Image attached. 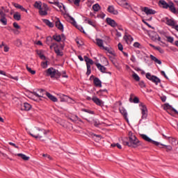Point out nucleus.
Instances as JSON below:
<instances>
[{
	"instance_id": "obj_1",
	"label": "nucleus",
	"mask_w": 178,
	"mask_h": 178,
	"mask_svg": "<svg viewBox=\"0 0 178 178\" xmlns=\"http://www.w3.org/2000/svg\"><path fill=\"white\" fill-rule=\"evenodd\" d=\"M129 136V141H127L128 138L125 137L123 139H122V143L124 145H127L128 147H130L131 148H137L140 144V140H138L137 137H136V135L133 134V132L129 131L128 134Z\"/></svg>"
},
{
	"instance_id": "obj_2",
	"label": "nucleus",
	"mask_w": 178,
	"mask_h": 178,
	"mask_svg": "<svg viewBox=\"0 0 178 178\" xmlns=\"http://www.w3.org/2000/svg\"><path fill=\"white\" fill-rule=\"evenodd\" d=\"M49 133V130H45L44 129H41L38 127H35L32 130V134L29 132L30 136L31 137H33L34 138H39L42 141H44V139L42 138V135L44 134H48Z\"/></svg>"
},
{
	"instance_id": "obj_3",
	"label": "nucleus",
	"mask_w": 178,
	"mask_h": 178,
	"mask_svg": "<svg viewBox=\"0 0 178 178\" xmlns=\"http://www.w3.org/2000/svg\"><path fill=\"white\" fill-rule=\"evenodd\" d=\"M140 137L143 138V140H145V141H147V143H151V144H154V145H156L158 147V145H162L163 147H165L166 148V152H169V151H172L173 149V147L170 145H165L163 144L159 143V142H156L155 140H152L149 137H148L145 134H140Z\"/></svg>"
},
{
	"instance_id": "obj_4",
	"label": "nucleus",
	"mask_w": 178,
	"mask_h": 178,
	"mask_svg": "<svg viewBox=\"0 0 178 178\" xmlns=\"http://www.w3.org/2000/svg\"><path fill=\"white\" fill-rule=\"evenodd\" d=\"M45 72H46V76H50L51 79H54V77H55V79H59V77L62 76V73H60L58 70H56L54 67H50L47 69L45 71Z\"/></svg>"
},
{
	"instance_id": "obj_5",
	"label": "nucleus",
	"mask_w": 178,
	"mask_h": 178,
	"mask_svg": "<svg viewBox=\"0 0 178 178\" xmlns=\"http://www.w3.org/2000/svg\"><path fill=\"white\" fill-rule=\"evenodd\" d=\"M146 78L150 81L155 83L156 86H158V83H161V80L156 76L151 75V73L148 72L146 74Z\"/></svg>"
},
{
	"instance_id": "obj_6",
	"label": "nucleus",
	"mask_w": 178,
	"mask_h": 178,
	"mask_svg": "<svg viewBox=\"0 0 178 178\" xmlns=\"http://www.w3.org/2000/svg\"><path fill=\"white\" fill-rule=\"evenodd\" d=\"M139 106L142 107V119H147V116H148V110L147 109V106L143 103H140Z\"/></svg>"
},
{
	"instance_id": "obj_7",
	"label": "nucleus",
	"mask_w": 178,
	"mask_h": 178,
	"mask_svg": "<svg viewBox=\"0 0 178 178\" xmlns=\"http://www.w3.org/2000/svg\"><path fill=\"white\" fill-rule=\"evenodd\" d=\"M40 16H47L48 15V6L43 3L42 8L39 10Z\"/></svg>"
},
{
	"instance_id": "obj_8",
	"label": "nucleus",
	"mask_w": 178,
	"mask_h": 178,
	"mask_svg": "<svg viewBox=\"0 0 178 178\" xmlns=\"http://www.w3.org/2000/svg\"><path fill=\"white\" fill-rule=\"evenodd\" d=\"M0 23H2L3 26L8 24V19H6V14L3 11H0Z\"/></svg>"
},
{
	"instance_id": "obj_9",
	"label": "nucleus",
	"mask_w": 178,
	"mask_h": 178,
	"mask_svg": "<svg viewBox=\"0 0 178 178\" xmlns=\"http://www.w3.org/2000/svg\"><path fill=\"white\" fill-rule=\"evenodd\" d=\"M38 91L39 93H37L35 90L30 91L31 94H33L35 95V97H37L38 98H42L44 97V91H45L44 89H38Z\"/></svg>"
},
{
	"instance_id": "obj_10",
	"label": "nucleus",
	"mask_w": 178,
	"mask_h": 178,
	"mask_svg": "<svg viewBox=\"0 0 178 178\" xmlns=\"http://www.w3.org/2000/svg\"><path fill=\"white\" fill-rule=\"evenodd\" d=\"M89 136L95 141L96 143H99L102 139V136L101 135L95 134L92 132L89 133Z\"/></svg>"
},
{
	"instance_id": "obj_11",
	"label": "nucleus",
	"mask_w": 178,
	"mask_h": 178,
	"mask_svg": "<svg viewBox=\"0 0 178 178\" xmlns=\"http://www.w3.org/2000/svg\"><path fill=\"white\" fill-rule=\"evenodd\" d=\"M70 20H71V23L72 24H73V26H74V27H76V29H78V30H79V31H81V33H83L84 34L86 33V32L84 31V29H83V27L81 26H79L77 25V23L76 22V21L74 20V18H73L72 16H69Z\"/></svg>"
},
{
	"instance_id": "obj_12",
	"label": "nucleus",
	"mask_w": 178,
	"mask_h": 178,
	"mask_svg": "<svg viewBox=\"0 0 178 178\" xmlns=\"http://www.w3.org/2000/svg\"><path fill=\"white\" fill-rule=\"evenodd\" d=\"M165 24L168 26H170V27H172V29H175V26H176V22L175 21V19L165 17Z\"/></svg>"
},
{
	"instance_id": "obj_13",
	"label": "nucleus",
	"mask_w": 178,
	"mask_h": 178,
	"mask_svg": "<svg viewBox=\"0 0 178 178\" xmlns=\"http://www.w3.org/2000/svg\"><path fill=\"white\" fill-rule=\"evenodd\" d=\"M60 125L63 126L64 129H67L68 131H72V130H73V125L70 122H65L63 124H60Z\"/></svg>"
},
{
	"instance_id": "obj_14",
	"label": "nucleus",
	"mask_w": 178,
	"mask_h": 178,
	"mask_svg": "<svg viewBox=\"0 0 178 178\" xmlns=\"http://www.w3.org/2000/svg\"><path fill=\"white\" fill-rule=\"evenodd\" d=\"M163 109L164 111H172V112H174L176 115H178V112L176 111V109L172 108V106L168 103L164 104Z\"/></svg>"
},
{
	"instance_id": "obj_15",
	"label": "nucleus",
	"mask_w": 178,
	"mask_h": 178,
	"mask_svg": "<svg viewBox=\"0 0 178 178\" xmlns=\"http://www.w3.org/2000/svg\"><path fill=\"white\" fill-rule=\"evenodd\" d=\"M143 12H145L146 15H155L156 13V10H154L148 7H145L143 8Z\"/></svg>"
},
{
	"instance_id": "obj_16",
	"label": "nucleus",
	"mask_w": 178,
	"mask_h": 178,
	"mask_svg": "<svg viewBox=\"0 0 178 178\" xmlns=\"http://www.w3.org/2000/svg\"><path fill=\"white\" fill-rule=\"evenodd\" d=\"M92 100L93 102H95V104H96V105H98L99 106H104V102H102V100L99 99L98 97H93Z\"/></svg>"
},
{
	"instance_id": "obj_17",
	"label": "nucleus",
	"mask_w": 178,
	"mask_h": 178,
	"mask_svg": "<svg viewBox=\"0 0 178 178\" xmlns=\"http://www.w3.org/2000/svg\"><path fill=\"white\" fill-rule=\"evenodd\" d=\"M168 8L172 13H174L175 15H178V10H177L176 7H175V3H173V2H170V6H168Z\"/></svg>"
},
{
	"instance_id": "obj_18",
	"label": "nucleus",
	"mask_w": 178,
	"mask_h": 178,
	"mask_svg": "<svg viewBox=\"0 0 178 178\" xmlns=\"http://www.w3.org/2000/svg\"><path fill=\"white\" fill-rule=\"evenodd\" d=\"M107 10L112 15H118L119 13L117 10H115V7H113V6H109Z\"/></svg>"
},
{
	"instance_id": "obj_19",
	"label": "nucleus",
	"mask_w": 178,
	"mask_h": 178,
	"mask_svg": "<svg viewBox=\"0 0 178 178\" xmlns=\"http://www.w3.org/2000/svg\"><path fill=\"white\" fill-rule=\"evenodd\" d=\"M106 22L108 24H109V26H111V27H116V26H118L116 22L109 17L106 18Z\"/></svg>"
},
{
	"instance_id": "obj_20",
	"label": "nucleus",
	"mask_w": 178,
	"mask_h": 178,
	"mask_svg": "<svg viewBox=\"0 0 178 178\" xmlns=\"http://www.w3.org/2000/svg\"><path fill=\"white\" fill-rule=\"evenodd\" d=\"M120 113H122L125 120H127V122L129 123V118H127V111H126V109L122 107L121 108H120Z\"/></svg>"
},
{
	"instance_id": "obj_21",
	"label": "nucleus",
	"mask_w": 178,
	"mask_h": 178,
	"mask_svg": "<svg viewBox=\"0 0 178 178\" xmlns=\"http://www.w3.org/2000/svg\"><path fill=\"white\" fill-rule=\"evenodd\" d=\"M55 26L58 30H60V31H63V24H62L59 19H57V21H56Z\"/></svg>"
},
{
	"instance_id": "obj_22",
	"label": "nucleus",
	"mask_w": 178,
	"mask_h": 178,
	"mask_svg": "<svg viewBox=\"0 0 178 178\" xmlns=\"http://www.w3.org/2000/svg\"><path fill=\"white\" fill-rule=\"evenodd\" d=\"M151 39L152 40V41L156 42V41H159L160 42H163L161 40V38L159 37V35H158V33H154L153 35L151 36Z\"/></svg>"
},
{
	"instance_id": "obj_23",
	"label": "nucleus",
	"mask_w": 178,
	"mask_h": 178,
	"mask_svg": "<svg viewBox=\"0 0 178 178\" xmlns=\"http://www.w3.org/2000/svg\"><path fill=\"white\" fill-rule=\"evenodd\" d=\"M84 60L86 62V66L88 67L90 65H94L92 59L88 58L87 56H84Z\"/></svg>"
},
{
	"instance_id": "obj_24",
	"label": "nucleus",
	"mask_w": 178,
	"mask_h": 178,
	"mask_svg": "<svg viewBox=\"0 0 178 178\" xmlns=\"http://www.w3.org/2000/svg\"><path fill=\"white\" fill-rule=\"evenodd\" d=\"M15 156H19V158H20L21 159H23V161H29L30 160V157L26 156L25 154H23L22 153L19 154H15Z\"/></svg>"
},
{
	"instance_id": "obj_25",
	"label": "nucleus",
	"mask_w": 178,
	"mask_h": 178,
	"mask_svg": "<svg viewBox=\"0 0 178 178\" xmlns=\"http://www.w3.org/2000/svg\"><path fill=\"white\" fill-rule=\"evenodd\" d=\"M96 66L97 69L102 72V73H106V67H105L104 65H102L99 63H96Z\"/></svg>"
},
{
	"instance_id": "obj_26",
	"label": "nucleus",
	"mask_w": 178,
	"mask_h": 178,
	"mask_svg": "<svg viewBox=\"0 0 178 178\" xmlns=\"http://www.w3.org/2000/svg\"><path fill=\"white\" fill-rule=\"evenodd\" d=\"M46 95H47V97L48 98H49L50 100L52 101L53 102H58V99H57L55 96L51 95V93L47 92H46Z\"/></svg>"
},
{
	"instance_id": "obj_27",
	"label": "nucleus",
	"mask_w": 178,
	"mask_h": 178,
	"mask_svg": "<svg viewBox=\"0 0 178 178\" xmlns=\"http://www.w3.org/2000/svg\"><path fill=\"white\" fill-rule=\"evenodd\" d=\"M94 84L96 87H102V82L97 77H95L93 80Z\"/></svg>"
},
{
	"instance_id": "obj_28",
	"label": "nucleus",
	"mask_w": 178,
	"mask_h": 178,
	"mask_svg": "<svg viewBox=\"0 0 178 178\" xmlns=\"http://www.w3.org/2000/svg\"><path fill=\"white\" fill-rule=\"evenodd\" d=\"M54 52L56 54L57 56H63V52L59 49V47L58 45L54 47Z\"/></svg>"
},
{
	"instance_id": "obj_29",
	"label": "nucleus",
	"mask_w": 178,
	"mask_h": 178,
	"mask_svg": "<svg viewBox=\"0 0 178 178\" xmlns=\"http://www.w3.org/2000/svg\"><path fill=\"white\" fill-rule=\"evenodd\" d=\"M96 44L99 48H103V49L105 48V47H104V40H102V39H96Z\"/></svg>"
},
{
	"instance_id": "obj_30",
	"label": "nucleus",
	"mask_w": 178,
	"mask_h": 178,
	"mask_svg": "<svg viewBox=\"0 0 178 178\" xmlns=\"http://www.w3.org/2000/svg\"><path fill=\"white\" fill-rule=\"evenodd\" d=\"M124 40L126 41L127 44H129V42H131L134 39L130 35H124Z\"/></svg>"
},
{
	"instance_id": "obj_31",
	"label": "nucleus",
	"mask_w": 178,
	"mask_h": 178,
	"mask_svg": "<svg viewBox=\"0 0 178 178\" xmlns=\"http://www.w3.org/2000/svg\"><path fill=\"white\" fill-rule=\"evenodd\" d=\"M159 3H160V5H162L163 8L164 9H168V8H169L170 3H167L166 1H165V0H160L159 1Z\"/></svg>"
},
{
	"instance_id": "obj_32",
	"label": "nucleus",
	"mask_w": 178,
	"mask_h": 178,
	"mask_svg": "<svg viewBox=\"0 0 178 178\" xmlns=\"http://www.w3.org/2000/svg\"><path fill=\"white\" fill-rule=\"evenodd\" d=\"M69 119H70V120H71L74 123H76V122H83V120H81V119H80L77 115H75L72 118H69Z\"/></svg>"
},
{
	"instance_id": "obj_33",
	"label": "nucleus",
	"mask_w": 178,
	"mask_h": 178,
	"mask_svg": "<svg viewBox=\"0 0 178 178\" xmlns=\"http://www.w3.org/2000/svg\"><path fill=\"white\" fill-rule=\"evenodd\" d=\"M150 59H152V60H154L155 63H158V65H162V61H161V60L158 59L153 55H150Z\"/></svg>"
},
{
	"instance_id": "obj_34",
	"label": "nucleus",
	"mask_w": 178,
	"mask_h": 178,
	"mask_svg": "<svg viewBox=\"0 0 178 178\" xmlns=\"http://www.w3.org/2000/svg\"><path fill=\"white\" fill-rule=\"evenodd\" d=\"M104 49H105V51H107V52L108 54H110L111 55H113V56H116V54L115 53V51L113 49H112L111 48L104 47Z\"/></svg>"
},
{
	"instance_id": "obj_35",
	"label": "nucleus",
	"mask_w": 178,
	"mask_h": 178,
	"mask_svg": "<svg viewBox=\"0 0 178 178\" xmlns=\"http://www.w3.org/2000/svg\"><path fill=\"white\" fill-rule=\"evenodd\" d=\"M42 22L44 24H46V26H48V27H50V28L54 27V23L49 22L48 19H43Z\"/></svg>"
},
{
	"instance_id": "obj_36",
	"label": "nucleus",
	"mask_w": 178,
	"mask_h": 178,
	"mask_svg": "<svg viewBox=\"0 0 178 178\" xmlns=\"http://www.w3.org/2000/svg\"><path fill=\"white\" fill-rule=\"evenodd\" d=\"M118 3L120 6H129V3L126 2V0H118Z\"/></svg>"
},
{
	"instance_id": "obj_37",
	"label": "nucleus",
	"mask_w": 178,
	"mask_h": 178,
	"mask_svg": "<svg viewBox=\"0 0 178 178\" xmlns=\"http://www.w3.org/2000/svg\"><path fill=\"white\" fill-rule=\"evenodd\" d=\"M31 109V105L29 103H24V106L22 108V111H30Z\"/></svg>"
},
{
	"instance_id": "obj_38",
	"label": "nucleus",
	"mask_w": 178,
	"mask_h": 178,
	"mask_svg": "<svg viewBox=\"0 0 178 178\" xmlns=\"http://www.w3.org/2000/svg\"><path fill=\"white\" fill-rule=\"evenodd\" d=\"M85 22H87V23L88 24H90V26H92V27H97V23H95V21H92L91 19H86Z\"/></svg>"
},
{
	"instance_id": "obj_39",
	"label": "nucleus",
	"mask_w": 178,
	"mask_h": 178,
	"mask_svg": "<svg viewBox=\"0 0 178 178\" xmlns=\"http://www.w3.org/2000/svg\"><path fill=\"white\" fill-rule=\"evenodd\" d=\"M53 40L57 42H60V41H62V38L60 37V35L55 34L53 35Z\"/></svg>"
},
{
	"instance_id": "obj_40",
	"label": "nucleus",
	"mask_w": 178,
	"mask_h": 178,
	"mask_svg": "<svg viewBox=\"0 0 178 178\" xmlns=\"http://www.w3.org/2000/svg\"><path fill=\"white\" fill-rule=\"evenodd\" d=\"M13 18L15 19V20H21L22 19V15L19 14V13H15L14 15H13Z\"/></svg>"
},
{
	"instance_id": "obj_41",
	"label": "nucleus",
	"mask_w": 178,
	"mask_h": 178,
	"mask_svg": "<svg viewBox=\"0 0 178 178\" xmlns=\"http://www.w3.org/2000/svg\"><path fill=\"white\" fill-rule=\"evenodd\" d=\"M92 9L94 12H98L101 9V6H99V4L96 3L92 6Z\"/></svg>"
},
{
	"instance_id": "obj_42",
	"label": "nucleus",
	"mask_w": 178,
	"mask_h": 178,
	"mask_svg": "<svg viewBox=\"0 0 178 178\" xmlns=\"http://www.w3.org/2000/svg\"><path fill=\"white\" fill-rule=\"evenodd\" d=\"M52 41H54V39L52 38V37L48 36L46 39V44H47V45H49L50 44H53Z\"/></svg>"
},
{
	"instance_id": "obj_43",
	"label": "nucleus",
	"mask_w": 178,
	"mask_h": 178,
	"mask_svg": "<svg viewBox=\"0 0 178 178\" xmlns=\"http://www.w3.org/2000/svg\"><path fill=\"white\" fill-rule=\"evenodd\" d=\"M97 94H99V95H106V94H108V90H100L97 92Z\"/></svg>"
},
{
	"instance_id": "obj_44",
	"label": "nucleus",
	"mask_w": 178,
	"mask_h": 178,
	"mask_svg": "<svg viewBox=\"0 0 178 178\" xmlns=\"http://www.w3.org/2000/svg\"><path fill=\"white\" fill-rule=\"evenodd\" d=\"M69 99H70V97H69L67 96H63V97H60L61 102H67V101H69Z\"/></svg>"
},
{
	"instance_id": "obj_45",
	"label": "nucleus",
	"mask_w": 178,
	"mask_h": 178,
	"mask_svg": "<svg viewBox=\"0 0 178 178\" xmlns=\"http://www.w3.org/2000/svg\"><path fill=\"white\" fill-rule=\"evenodd\" d=\"M27 71L31 73V74H35V70H31V67H29L28 65H26Z\"/></svg>"
},
{
	"instance_id": "obj_46",
	"label": "nucleus",
	"mask_w": 178,
	"mask_h": 178,
	"mask_svg": "<svg viewBox=\"0 0 178 178\" xmlns=\"http://www.w3.org/2000/svg\"><path fill=\"white\" fill-rule=\"evenodd\" d=\"M34 6H35V8H36L37 9H39V10L42 8V6H41V2H38V1H36V2L34 3Z\"/></svg>"
},
{
	"instance_id": "obj_47",
	"label": "nucleus",
	"mask_w": 178,
	"mask_h": 178,
	"mask_svg": "<svg viewBox=\"0 0 178 178\" xmlns=\"http://www.w3.org/2000/svg\"><path fill=\"white\" fill-rule=\"evenodd\" d=\"M134 74H132L133 79L136 80V81H140V76L136 72H133Z\"/></svg>"
},
{
	"instance_id": "obj_48",
	"label": "nucleus",
	"mask_w": 178,
	"mask_h": 178,
	"mask_svg": "<svg viewBox=\"0 0 178 178\" xmlns=\"http://www.w3.org/2000/svg\"><path fill=\"white\" fill-rule=\"evenodd\" d=\"M165 38H167L168 42H170L171 44H172L173 41H175V39H173L172 36H165Z\"/></svg>"
},
{
	"instance_id": "obj_49",
	"label": "nucleus",
	"mask_w": 178,
	"mask_h": 178,
	"mask_svg": "<svg viewBox=\"0 0 178 178\" xmlns=\"http://www.w3.org/2000/svg\"><path fill=\"white\" fill-rule=\"evenodd\" d=\"M86 74L90 76L91 74V65H88Z\"/></svg>"
},
{
	"instance_id": "obj_50",
	"label": "nucleus",
	"mask_w": 178,
	"mask_h": 178,
	"mask_svg": "<svg viewBox=\"0 0 178 178\" xmlns=\"http://www.w3.org/2000/svg\"><path fill=\"white\" fill-rule=\"evenodd\" d=\"M93 122H94V126H95V127H98L99 126L101 125V123L99 122V121L93 120Z\"/></svg>"
},
{
	"instance_id": "obj_51",
	"label": "nucleus",
	"mask_w": 178,
	"mask_h": 178,
	"mask_svg": "<svg viewBox=\"0 0 178 178\" xmlns=\"http://www.w3.org/2000/svg\"><path fill=\"white\" fill-rule=\"evenodd\" d=\"M13 27L15 29H17V30H20V26H19V24H17V22L13 23Z\"/></svg>"
},
{
	"instance_id": "obj_52",
	"label": "nucleus",
	"mask_w": 178,
	"mask_h": 178,
	"mask_svg": "<svg viewBox=\"0 0 178 178\" xmlns=\"http://www.w3.org/2000/svg\"><path fill=\"white\" fill-rule=\"evenodd\" d=\"M169 140H170V143H171V144H175L176 143V138H171V137H168Z\"/></svg>"
},
{
	"instance_id": "obj_53",
	"label": "nucleus",
	"mask_w": 178,
	"mask_h": 178,
	"mask_svg": "<svg viewBox=\"0 0 178 178\" xmlns=\"http://www.w3.org/2000/svg\"><path fill=\"white\" fill-rule=\"evenodd\" d=\"M16 45L17 47H22V40H20V39H17L16 40Z\"/></svg>"
},
{
	"instance_id": "obj_54",
	"label": "nucleus",
	"mask_w": 178,
	"mask_h": 178,
	"mask_svg": "<svg viewBox=\"0 0 178 178\" xmlns=\"http://www.w3.org/2000/svg\"><path fill=\"white\" fill-rule=\"evenodd\" d=\"M83 112H87L88 113H91L92 115H94V111L90 110H87L86 108L82 109Z\"/></svg>"
},
{
	"instance_id": "obj_55",
	"label": "nucleus",
	"mask_w": 178,
	"mask_h": 178,
	"mask_svg": "<svg viewBox=\"0 0 178 178\" xmlns=\"http://www.w3.org/2000/svg\"><path fill=\"white\" fill-rule=\"evenodd\" d=\"M155 49H156V51H159L160 52V54H163V52H164L163 49H161V47H155Z\"/></svg>"
},
{
	"instance_id": "obj_56",
	"label": "nucleus",
	"mask_w": 178,
	"mask_h": 178,
	"mask_svg": "<svg viewBox=\"0 0 178 178\" xmlns=\"http://www.w3.org/2000/svg\"><path fill=\"white\" fill-rule=\"evenodd\" d=\"M139 86L141 87V88H145V83L143 81L139 82Z\"/></svg>"
},
{
	"instance_id": "obj_57",
	"label": "nucleus",
	"mask_w": 178,
	"mask_h": 178,
	"mask_svg": "<svg viewBox=\"0 0 178 178\" xmlns=\"http://www.w3.org/2000/svg\"><path fill=\"white\" fill-rule=\"evenodd\" d=\"M13 6H15V8H17V9H20L22 8V6H20L19 3H13Z\"/></svg>"
},
{
	"instance_id": "obj_58",
	"label": "nucleus",
	"mask_w": 178,
	"mask_h": 178,
	"mask_svg": "<svg viewBox=\"0 0 178 178\" xmlns=\"http://www.w3.org/2000/svg\"><path fill=\"white\" fill-rule=\"evenodd\" d=\"M48 66V62H43L42 63V67H43V69H46V67Z\"/></svg>"
},
{
	"instance_id": "obj_59",
	"label": "nucleus",
	"mask_w": 178,
	"mask_h": 178,
	"mask_svg": "<svg viewBox=\"0 0 178 178\" xmlns=\"http://www.w3.org/2000/svg\"><path fill=\"white\" fill-rule=\"evenodd\" d=\"M133 102H134V104H138L140 102V99H138V97H135L134 98Z\"/></svg>"
},
{
	"instance_id": "obj_60",
	"label": "nucleus",
	"mask_w": 178,
	"mask_h": 178,
	"mask_svg": "<svg viewBox=\"0 0 178 178\" xmlns=\"http://www.w3.org/2000/svg\"><path fill=\"white\" fill-rule=\"evenodd\" d=\"M118 49L119 51H121L122 52H123V45L122 44V43L118 44Z\"/></svg>"
},
{
	"instance_id": "obj_61",
	"label": "nucleus",
	"mask_w": 178,
	"mask_h": 178,
	"mask_svg": "<svg viewBox=\"0 0 178 178\" xmlns=\"http://www.w3.org/2000/svg\"><path fill=\"white\" fill-rule=\"evenodd\" d=\"M80 1L81 0H74V3L76 5V6H80Z\"/></svg>"
},
{
	"instance_id": "obj_62",
	"label": "nucleus",
	"mask_w": 178,
	"mask_h": 178,
	"mask_svg": "<svg viewBox=\"0 0 178 178\" xmlns=\"http://www.w3.org/2000/svg\"><path fill=\"white\" fill-rule=\"evenodd\" d=\"M55 47H58V44L51 43V45H50V49H52V48H54L55 49Z\"/></svg>"
},
{
	"instance_id": "obj_63",
	"label": "nucleus",
	"mask_w": 178,
	"mask_h": 178,
	"mask_svg": "<svg viewBox=\"0 0 178 178\" xmlns=\"http://www.w3.org/2000/svg\"><path fill=\"white\" fill-rule=\"evenodd\" d=\"M141 44H140L138 42H136L134 44V47H135V48H140V46Z\"/></svg>"
},
{
	"instance_id": "obj_64",
	"label": "nucleus",
	"mask_w": 178,
	"mask_h": 178,
	"mask_svg": "<svg viewBox=\"0 0 178 178\" xmlns=\"http://www.w3.org/2000/svg\"><path fill=\"white\" fill-rule=\"evenodd\" d=\"M4 52H9V47L7 45L4 46Z\"/></svg>"
}]
</instances>
